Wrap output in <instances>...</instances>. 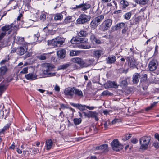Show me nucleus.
Wrapping results in <instances>:
<instances>
[{"label": "nucleus", "mask_w": 159, "mask_h": 159, "mask_svg": "<svg viewBox=\"0 0 159 159\" xmlns=\"http://www.w3.org/2000/svg\"><path fill=\"white\" fill-rule=\"evenodd\" d=\"M43 73L47 77H51L55 75L56 73L53 72L55 68L54 65L50 63H45L43 65Z\"/></svg>", "instance_id": "obj_1"}, {"label": "nucleus", "mask_w": 159, "mask_h": 159, "mask_svg": "<svg viewBox=\"0 0 159 159\" xmlns=\"http://www.w3.org/2000/svg\"><path fill=\"white\" fill-rule=\"evenodd\" d=\"M64 41V38L58 37L51 40L48 41V45L52 46L51 48H55L62 47Z\"/></svg>", "instance_id": "obj_2"}, {"label": "nucleus", "mask_w": 159, "mask_h": 159, "mask_svg": "<svg viewBox=\"0 0 159 159\" xmlns=\"http://www.w3.org/2000/svg\"><path fill=\"white\" fill-rule=\"evenodd\" d=\"M151 139V137L149 136H144L141 138L139 139L140 149L144 150L146 149Z\"/></svg>", "instance_id": "obj_3"}, {"label": "nucleus", "mask_w": 159, "mask_h": 159, "mask_svg": "<svg viewBox=\"0 0 159 159\" xmlns=\"http://www.w3.org/2000/svg\"><path fill=\"white\" fill-rule=\"evenodd\" d=\"M104 18V15H101L94 18L90 23L91 28L93 29L96 28L103 20Z\"/></svg>", "instance_id": "obj_4"}, {"label": "nucleus", "mask_w": 159, "mask_h": 159, "mask_svg": "<svg viewBox=\"0 0 159 159\" xmlns=\"http://www.w3.org/2000/svg\"><path fill=\"white\" fill-rule=\"evenodd\" d=\"M88 41V40L87 38H80V43L75 44V47L81 49H89L91 47V46L89 44H83V43H87Z\"/></svg>", "instance_id": "obj_5"}, {"label": "nucleus", "mask_w": 159, "mask_h": 159, "mask_svg": "<svg viewBox=\"0 0 159 159\" xmlns=\"http://www.w3.org/2000/svg\"><path fill=\"white\" fill-rule=\"evenodd\" d=\"M112 24V21L110 19H107L104 21L99 26V29L101 30L105 31L107 30Z\"/></svg>", "instance_id": "obj_6"}, {"label": "nucleus", "mask_w": 159, "mask_h": 159, "mask_svg": "<svg viewBox=\"0 0 159 159\" xmlns=\"http://www.w3.org/2000/svg\"><path fill=\"white\" fill-rule=\"evenodd\" d=\"M111 145L112 149L116 151H118L123 149V145L118 141L117 139H114L111 143Z\"/></svg>", "instance_id": "obj_7"}, {"label": "nucleus", "mask_w": 159, "mask_h": 159, "mask_svg": "<svg viewBox=\"0 0 159 159\" xmlns=\"http://www.w3.org/2000/svg\"><path fill=\"white\" fill-rule=\"evenodd\" d=\"M90 18V16H89L81 14L77 19L76 22L78 24H83L89 21Z\"/></svg>", "instance_id": "obj_8"}, {"label": "nucleus", "mask_w": 159, "mask_h": 159, "mask_svg": "<svg viewBox=\"0 0 159 159\" xmlns=\"http://www.w3.org/2000/svg\"><path fill=\"white\" fill-rule=\"evenodd\" d=\"M91 7V5L88 2H83L79 5H76V7H74L75 9H80L81 11H85Z\"/></svg>", "instance_id": "obj_9"}, {"label": "nucleus", "mask_w": 159, "mask_h": 159, "mask_svg": "<svg viewBox=\"0 0 159 159\" xmlns=\"http://www.w3.org/2000/svg\"><path fill=\"white\" fill-rule=\"evenodd\" d=\"M71 61L74 63H76L79 65L81 67H87L89 65L86 63L83 59L79 57L73 58Z\"/></svg>", "instance_id": "obj_10"}, {"label": "nucleus", "mask_w": 159, "mask_h": 159, "mask_svg": "<svg viewBox=\"0 0 159 159\" xmlns=\"http://www.w3.org/2000/svg\"><path fill=\"white\" fill-rule=\"evenodd\" d=\"M158 65L157 61L155 59H152L148 64V68L151 71H155L157 68Z\"/></svg>", "instance_id": "obj_11"}, {"label": "nucleus", "mask_w": 159, "mask_h": 159, "mask_svg": "<svg viewBox=\"0 0 159 159\" xmlns=\"http://www.w3.org/2000/svg\"><path fill=\"white\" fill-rule=\"evenodd\" d=\"M74 87H68L66 88L64 90L65 95L70 99L72 98L74 96Z\"/></svg>", "instance_id": "obj_12"}, {"label": "nucleus", "mask_w": 159, "mask_h": 159, "mask_svg": "<svg viewBox=\"0 0 159 159\" xmlns=\"http://www.w3.org/2000/svg\"><path fill=\"white\" fill-rule=\"evenodd\" d=\"M13 25H14L13 24H11L10 25H6L2 28V30L3 32H5L6 34V32L8 31V34H9L11 32L16 28V27L14 26Z\"/></svg>", "instance_id": "obj_13"}, {"label": "nucleus", "mask_w": 159, "mask_h": 159, "mask_svg": "<svg viewBox=\"0 0 159 159\" xmlns=\"http://www.w3.org/2000/svg\"><path fill=\"white\" fill-rule=\"evenodd\" d=\"M8 85V82L7 80H4L0 84V95L6 90Z\"/></svg>", "instance_id": "obj_14"}, {"label": "nucleus", "mask_w": 159, "mask_h": 159, "mask_svg": "<svg viewBox=\"0 0 159 159\" xmlns=\"http://www.w3.org/2000/svg\"><path fill=\"white\" fill-rule=\"evenodd\" d=\"M56 142V139L52 140L51 139H47L46 141L45 146L47 150L51 149L53 146V143Z\"/></svg>", "instance_id": "obj_15"}, {"label": "nucleus", "mask_w": 159, "mask_h": 159, "mask_svg": "<svg viewBox=\"0 0 159 159\" xmlns=\"http://www.w3.org/2000/svg\"><path fill=\"white\" fill-rule=\"evenodd\" d=\"M126 60L130 67L134 68L136 67V62L134 59L128 57H127Z\"/></svg>", "instance_id": "obj_16"}, {"label": "nucleus", "mask_w": 159, "mask_h": 159, "mask_svg": "<svg viewBox=\"0 0 159 159\" xmlns=\"http://www.w3.org/2000/svg\"><path fill=\"white\" fill-rule=\"evenodd\" d=\"M128 78L126 76L121 77L120 79V86L122 87H125L127 85V80Z\"/></svg>", "instance_id": "obj_17"}, {"label": "nucleus", "mask_w": 159, "mask_h": 159, "mask_svg": "<svg viewBox=\"0 0 159 159\" xmlns=\"http://www.w3.org/2000/svg\"><path fill=\"white\" fill-rule=\"evenodd\" d=\"M105 85L107 86V88H117L118 86V85L116 82L110 81H108L106 83Z\"/></svg>", "instance_id": "obj_18"}, {"label": "nucleus", "mask_w": 159, "mask_h": 159, "mask_svg": "<svg viewBox=\"0 0 159 159\" xmlns=\"http://www.w3.org/2000/svg\"><path fill=\"white\" fill-rule=\"evenodd\" d=\"M25 77L27 80H33L37 79V75L35 74L33 72L26 75Z\"/></svg>", "instance_id": "obj_19"}, {"label": "nucleus", "mask_w": 159, "mask_h": 159, "mask_svg": "<svg viewBox=\"0 0 159 159\" xmlns=\"http://www.w3.org/2000/svg\"><path fill=\"white\" fill-rule=\"evenodd\" d=\"M10 126V124L9 123L5 125L2 128L0 129V136L4 135L6 131L9 129Z\"/></svg>", "instance_id": "obj_20"}, {"label": "nucleus", "mask_w": 159, "mask_h": 159, "mask_svg": "<svg viewBox=\"0 0 159 159\" xmlns=\"http://www.w3.org/2000/svg\"><path fill=\"white\" fill-rule=\"evenodd\" d=\"M70 104L73 106L77 108L81 111L84 110L85 109V108L86 107V105H82L80 104H75L74 103H72Z\"/></svg>", "instance_id": "obj_21"}, {"label": "nucleus", "mask_w": 159, "mask_h": 159, "mask_svg": "<svg viewBox=\"0 0 159 159\" xmlns=\"http://www.w3.org/2000/svg\"><path fill=\"white\" fill-rule=\"evenodd\" d=\"M90 39L91 42L93 43H95L98 44H99L101 43V42L100 40L98 39L93 34L91 33V34Z\"/></svg>", "instance_id": "obj_22"}, {"label": "nucleus", "mask_w": 159, "mask_h": 159, "mask_svg": "<svg viewBox=\"0 0 159 159\" xmlns=\"http://www.w3.org/2000/svg\"><path fill=\"white\" fill-rule=\"evenodd\" d=\"M104 53V50H95L93 53V57L97 59H98Z\"/></svg>", "instance_id": "obj_23"}, {"label": "nucleus", "mask_w": 159, "mask_h": 159, "mask_svg": "<svg viewBox=\"0 0 159 159\" xmlns=\"http://www.w3.org/2000/svg\"><path fill=\"white\" fill-rule=\"evenodd\" d=\"M32 45L29 43H24L21 47H20V50H30L32 48Z\"/></svg>", "instance_id": "obj_24"}, {"label": "nucleus", "mask_w": 159, "mask_h": 159, "mask_svg": "<svg viewBox=\"0 0 159 159\" xmlns=\"http://www.w3.org/2000/svg\"><path fill=\"white\" fill-rule=\"evenodd\" d=\"M106 61L107 63H114L116 61V57L114 56H110L106 58Z\"/></svg>", "instance_id": "obj_25"}, {"label": "nucleus", "mask_w": 159, "mask_h": 159, "mask_svg": "<svg viewBox=\"0 0 159 159\" xmlns=\"http://www.w3.org/2000/svg\"><path fill=\"white\" fill-rule=\"evenodd\" d=\"M80 38L76 36L73 37L71 40V43L74 44L73 45L74 47H75V44L79 43Z\"/></svg>", "instance_id": "obj_26"}, {"label": "nucleus", "mask_w": 159, "mask_h": 159, "mask_svg": "<svg viewBox=\"0 0 159 159\" xmlns=\"http://www.w3.org/2000/svg\"><path fill=\"white\" fill-rule=\"evenodd\" d=\"M140 75L139 74L135 73L133 76L132 81L133 83H137L139 81Z\"/></svg>", "instance_id": "obj_27"}, {"label": "nucleus", "mask_w": 159, "mask_h": 159, "mask_svg": "<svg viewBox=\"0 0 159 159\" xmlns=\"http://www.w3.org/2000/svg\"><path fill=\"white\" fill-rule=\"evenodd\" d=\"M74 95L75 94L80 98L83 97V95L82 91L74 87Z\"/></svg>", "instance_id": "obj_28"}, {"label": "nucleus", "mask_w": 159, "mask_h": 159, "mask_svg": "<svg viewBox=\"0 0 159 159\" xmlns=\"http://www.w3.org/2000/svg\"><path fill=\"white\" fill-rule=\"evenodd\" d=\"M66 50H57V54L58 56L61 58H63L65 56Z\"/></svg>", "instance_id": "obj_29"}, {"label": "nucleus", "mask_w": 159, "mask_h": 159, "mask_svg": "<svg viewBox=\"0 0 159 159\" xmlns=\"http://www.w3.org/2000/svg\"><path fill=\"white\" fill-rule=\"evenodd\" d=\"M125 27V24L124 23H120L117 24L116 25L114 26V29L115 30H117L118 29H120Z\"/></svg>", "instance_id": "obj_30"}, {"label": "nucleus", "mask_w": 159, "mask_h": 159, "mask_svg": "<svg viewBox=\"0 0 159 159\" xmlns=\"http://www.w3.org/2000/svg\"><path fill=\"white\" fill-rule=\"evenodd\" d=\"M88 33L86 31L82 30L79 32H77V35L80 37H86Z\"/></svg>", "instance_id": "obj_31"}, {"label": "nucleus", "mask_w": 159, "mask_h": 159, "mask_svg": "<svg viewBox=\"0 0 159 159\" xmlns=\"http://www.w3.org/2000/svg\"><path fill=\"white\" fill-rule=\"evenodd\" d=\"M63 15L61 13H57L54 15V19L55 20H61L63 19Z\"/></svg>", "instance_id": "obj_32"}, {"label": "nucleus", "mask_w": 159, "mask_h": 159, "mask_svg": "<svg viewBox=\"0 0 159 159\" xmlns=\"http://www.w3.org/2000/svg\"><path fill=\"white\" fill-rule=\"evenodd\" d=\"M7 70V69L6 66L0 67V75L3 76Z\"/></svg>", "instance_id": "obj_33"}, {"label": "nucleus", "mask_w": 159, "mask_h": 159, "mask_svg": "<svg viewBox=\"0 0 159 159\" xmlns=\"http://www.w3.org/2000/svg\"><path fill=\"white\" fill-rule=\"evenodd\" d=\"M108 147V145L107 144H104L99 146H97L96 147V150H106Z\"/></svg>", "instance_id": "obj_34"}, {"label": "nucleus", "mask_w": 159, "mask_h": 159, "mask_svg": "<svg viewBox=\"0 0 159 159\" xmlns=\"http://www.w3.org/2000/svg\"><path fill=\"white\" fill-rule=\"evenodd\" d=\"M70 65L71 64L70 63L64 64L59 66L58 69L59 70L65 69L68 68Z\"/></svg>", "instance_id": "obj_35"}, {"label": "nucleus", "mask_w": 159, "mask_h": 159, "mask_svg": "<svg viewBox=\"0 0 159 159\" xmlns=\"http://www.w3.org/2000/svg\"><path fill=\"white\" fill-rule=\"evenodd\" d=\"M81 52L80 50H71L70 55L71 56H77L80 54Z\"/></svg>", "instance_id": "obj_36"}, {"label": "nucleus", "mask_w": 159, "mask_h": 159, "mask_svg": "<svg viewBox=\"0 0 159 159\" xmlns=\"http://www.w3.org/2000/svg\"><path fill=\"white\" fill-rule=\"evenodd\" d=\"M120 4L122 8L125 9L129 5V2L125 0H122L120 1Z\"/></svg>", "instance_id": "obj_37"}, {"label": "nucleus", "mask_w": 159, "mask_h": 159, "mask_svg": "<svg viewBox=\"0 0 159 159\" xmlns=\"http://www.w3.org/2000/svg\"><path fill=\"white\" fill-rule=\"evenodd\" d=\"M72 19V17L71 16H68L64 20L63 22V24L65 25L66 24L70 23Z\"/></svg>", "instance_id": "obj_38"}, {"label": "nucleus", "mask_w": 159, "mask_h": 159, "mask_svg": "<svg viewBox=\"0 0 159 159\" xmlns=\"http://www.w3.org/2000/svg\"><path fill=\"white\" fill-rule=\"evenodd\" d=\"M22 128L23 129V131H25H25H30L31 129L30 126L27 124H25L22 126Z\"/></svg>", "instance_id": "obj_39"}, {"label": "nucleus", "mask_w": 159, "mask_h": 159, "mask_svg": "<svg viewBox=\"0 0 159 159\" xmlns=\"http://www.w3.org/2000/svg\"><path fill=\"white\" fill-rule=\"evenodd\" d=\"M14 39L15 41H16V43H19V42H22L24 40V38L21 37L15 36Z\"/></svg>", "instance_id": "obj_40"}, {"label": "nucleus", "mask_w": 159, "mask_h": 159, "mask_svg": "<svg viewBox=\"0 0 159 159\" xmlns=\"http://www.w3.org/2000/svg\"><path fill=\"white\" fill-rule=\"evenodd\" d=\"M74 124L76 125H79L81 122L82 120L80 118H75L73 120Z\"/></svg>", "instance_id": "obj_41"}, {"label": "nucleus", "mask_w": 159, "mask_h": 159, "mask_svg": "<svg viewBox=\"0 0 159 159\" xmlns=\"http://www.w3.org/2000/svg\"><path fill=\"white\" fill-rule=\"evenodd\" d=\"M112 93L107 90L104 91L101 93L102 96H111Z\"/></svg>", "instance_id": "obj_42"}, {"label": "nucleus", "mask_w": 159, "mask_h": 159, "mask_svg": "<svg viewBox=\"0 0 159 159\" xmlns=\"http://www.w3.org/2000/svg\"><path fill=\"white\" fill-rule=\"evenodd\" d=\"M131 16V12H127L123 15V17L126 20H129L130 19Z\"/></svg>", "instance_id": "obj_43"}, {"label": "nucleus", "mask_w": 159, "mask_h": 159, "mask_svg": "<svg viewBox=\"0 0 159 159\" xmlns=\"http://www.w3.org/2000/svg\"><path fill=\"white\" fill-rule=\"evenodd\" d=\"M149 0H137L136 2L140 4L144 5L147 4Z\"/></svg>", "instance_id": "obj_44"}, {"label": "nucleus", "mask_w": 159, "mask_h": 159, "mask_svg": "<svg viewBox=\"0 0 159 159\" xmlns=\"http://www.w3.org/2000/svg\"><path fill=\"white\" fill-rule=\"evenodd\" d=\"M110 125V121L109 120H107L105 122L104 126L105 128H107Z\"/></svg>", "instance_id": "obj_45"}, {"label": "nucleus", "mask_w": 159, "mask_h": 159, "mask_svg": "<svg viewBox=\"0 0 159 159\" xmlns=\"http://www.w3.org/2000/svg\"><path fill=\"white\" fill-rule=\"evenodd\" d=\"M131 137V135L130 134H126L123 138V139L125 141L127 140L130 139Z\"/></svg>", "instance_id": "obj_46"}, {"label": "nucleus", "mask_w": 159, "mask_h": 159, "mask_svg": "<svg viewBox=\"0 0 159 159\" xmlns=\"http://www.w3.org/2000/svg\"><path fill=\"white\" fill-rule=\"evenodd\" d=\"M46 15L44 13H42L40 15V20L43 21H44L46 19Z\"/></svg>", "instance_id": "obj_47"}, {"label": "nucleus", "mask_w": 159, "mask_h": 159, "mask_svg": "<svg viewBox=\"0 0 159 159\" xmlns=\"http://www.w3.org/2000/svg\"><path fill=\"white\" fill-rule=\"evenodd\" d=\"M35 100V102H36V104L37 105L40 107L41 106V101L40 99H34Z\"/></svg>", "instance_id": "obj_48"}, {"label": "nucleus", "mask_w": 159, "mask_h": 159, "mask_svg": "<svg viewBox=\"0 0 159 159\" xmlns=\"http://www.w3.org/2000/svg\"><path fill=\"white\" fill-rule=\"evenodd\" d=\"M28 67H27L23 69L20 72L21 73L23 74H26L28 72Z\"/></svg>", "instance_id": "obj_49"}, {"label": "nucleus", "mask_w": 159, "mask_h": 159, "mask_svg": "<svg viewBox=\"0 0 159 159\" xmlns=\"http://www.w3.org/2000/svg\"><path fill=\"white\" fill-rule=\"evenodd\" d=\"M68 108V105L64 104H61L60 105V108H59V110H61V109Z\"/></svg>", "instance_id": "obj_50"}, {"label": "nucleus", "mask_w": 159, "mask_h": 159, "mask_svg": "<svg viewBox=\"0 0 159 159\" xmlns=\"http://www.w3.org/2000/svg\"><path fill=\"white\" fill-rule=\"evenodd\" d=\"M153 146L156 148H159V143L157 141H155L153 143Z\"/></svg>", "instance_id": "obj_51"}, {"label": "nucleus", "mask_w": 159, "mask_h": 159, "mask_svg": "<svg viewBox=\"0 0 159 159\" xmlns=\"http://www.w3.org/2000/svg\"><path fill=\"white\" fill-rule=\"evenodd\" d=\"M138 142V140L136 138H133L131 139V142L134 144H136Z\"/></svg>", "instance_id": "obj_52"}, {"label": "nucleus", "mask_w": 159, "mask_h": 159, "mask_svg": "<svg viewBox=\"0 0 159 159\" xmlns=\"http://www.w3.org/2000/svg\"><path fill=\"white\" fill-rule=\"evenodd\" d=\"M96 114H98V113L96 111H91V118H94Z\"/></svg>", "instance_id": "obj_53"}, {"label": "nucleus", "mask_w": 159, "mask_h": 159, "mask_svg": "<svg viewBox=\"0 0 159 159\" xmlns=\"http://www.w3.org/2000/svg\"><path fill=\"white\" fill-rule=\"evenodd\" d=\"M6 35L5 32H2L0 33V40L2 39Z\"/></svg>", "instance_id": "obj_54"}, {"label": "nucleus", "mask_w": 159, "mask_h": 159, "mask_svg": "<svg viewBox=\"0 0 159 159\" xmlns=\"http://www.w3.org/2000/svg\"><path fill=\"white\" fill-rule=\"evenodd\" d=\"M60 88L59 86L57 85H56L54 87L55 90L57 92H59L60 90Z\"/></svg>", "instance_id": "obj_55"}, {"label": "nucleus", "mask_w": 159, "mask_h": 159, "mask_svg": "<svg viewBox=\"0 0 159 159\" xmlns=\"http://www.w3.org/2000/svg\"><path fill=\"white\" fill-rule=\"evenodd\" d=\"M142 79L144 81H146L147 80V75L146 74H143Z\"/></svg>", "instance_id": "obj_56"}, {"label": "nucleus", "mask_w": 159, "mask_h": 159, "mask_svg": "<svg viewBox=\"0 0 159 159\" xmlns=\"http://www.w3.org/2000/svg\"><path fill=\"white\" fill-rule=\"evenodd\" d=\"M9 60L8 58H6L5 59H4L2 60L0 64H2L5 63L6 62H7L8 60Z\"/></svg>", "instance_id": "obj_57"}, {"label": "nucleus", "mask_w": 159, "mask_h": 159, "mask_svg": "<svg viewBox=\"0 0 159 159\" xmlns=\"http://www.w3.org/2000/svg\"><path fill=\"white\" fill-rule=\"evenodd\" d=\"M39 59L41 60H44L46 59V57L44 55H41L39 56Z\"/></svg>", "instance_id": "obj_58"}, {"label": "nucleus", "mask_w": 159, "mask_h": 159, "mask_svg": "<svg viewBox=\"0 0 159 159\" xmlns=\"http://www.w3.org/2000/svg\"><path fill=\"white\" fill-rule=\"evenodd\" d=\"M127 30V28L125 27L122 30V34H125Z\"/></svg>", "instance_id": "obj_59"}, {"label": "nucleus", "mask_w": 159, "mask_h": 159, "mask_svg": "<svg viewBox=\"0 0 159 159\" xmlns=\"http://www.w3.org/2000/svg\"><path fill=\"white\" fill-rule=\"evenodd\" d=\"M118 120L117 119H115L111 122V124L113 125L115 124L116 123L118 122Z\"/></svg>", "instance_id": "obj_60"}, {"label": "nucleus", "mask_w": 159, "mask_h": 159, "mask_svg": "<svg viewBox=\"0 0 159 159\" xmlns=\"http://www.w3.org/2000/svg\"><path fill=\"white\" fill-rule=\"evenodd\" d=\"M154 137L159 141V134L157 133L155 134Z\"/></svg>", "instance_id": "obj_61"}, {"label": "nucleus", "mask_w": 159, "mask_h": 159, "mask_svg": "<svg viewBox=\"0 0 159 159\" xmlns=\"http://www.w3.org/2000/svg\"><path fill=\"white\" fill-rule=\"evenodd\" d=\"M86 108L90 110H93L94 109V107H90L88 106H86Z\"/></svg>", "instance_id": "obj_62"}, {"label": "nucleus", "mask_w": 159, "mask_h": 159, "mask_svg": "<svg viewBox=\"0 0 159 159\" xmlns=\"http://www.w3.org/2000/svg\"><path fill=\"white\" fill-rule=\"evenodd\" d=\"M39 36V34L38 33H37L36 34H34V37L35 38V40H38V38Z\"/></svg>", "instance_id": "obj_63"}, {"label": "nucleus", "mask_w": 159, "mask_h": 159, "mask_svg": "<svg viewBox=\"0 0 159 159\" xmlns=\"http://www.w3.org/2000/svg\"><path fill=\"white\" fill-rule=\"evenodd\" d=\"M15 145L11 144V145L9 146V148L10 149L14 150L15 149Z\"/></svg>", "instance_id": "obj_64"}]
</instances>
